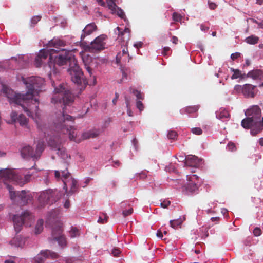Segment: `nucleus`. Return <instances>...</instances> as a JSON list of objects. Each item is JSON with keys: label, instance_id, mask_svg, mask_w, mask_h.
Here are the masks:
<instances>
[{"label": "nucleus", "instance_id": "dca6fc26", "mask_svg": "<svg viewBox=\"0 0 263 263\" xmlns=\"http://www.w3.org/2000/svg\"><path fill=\"white\" fill-rule=\"evenodd\" d=\"M263 125V117L261 120V122H257L256 121H254L253 119H251L248 116L243 119L241 121V126L246 129H250L252 128L255 125L261 124Z\"/></svg>", "mask_w": 263, "mask_h": 263}, {"label": "nucleus", "instance_id": "39448f33", "mask_svg": "<svg viewBox=\"0 0 263 263\" xmlns=\"http://www.w3.org/2000/svg\"><path fill=\"white\" fill-rule=\"evenodd\" d=\"M73 101L74 96L64 84H60L55 88L54 94L51 99L52 103H62L66 106L71 105Z\"/></svg>", "mask_w": 263, "mask_h": 263}, {"label": "nucleus", "instance_id": "a878e982", "mask_svg": "<svg viewBox=\"0 0 263 263\" xmlns=\"http://www.w3.org/2000/svg\"><path fill=\"white\" fill-rule=\"evenodd\" d=\"M199 109L198 106H188L184 109H181L180 112L181 114H191L196 112Z\"/></svg>", "mask_w": 263, "mask_h": 263}, {"label": "nucleus", "instance_id": "1a4fd4ad", "mask_svg": "<svg viewBox=\"0 0 263 263\" xmlns=\"http://www.w3.org/2000/svg\"><path fill=\"white\" fill-rule=\"evenodd\" d=\"M45 148L44 143L40 142L37 143L35 151L30 146H25L21 150V154L23 158L28 159L32 158L33 160H38Z\"/></svg>", "mask_w": 263, "mask_h": 263}, {"label": "nucleus", "instance_id": "f257e3e1", "mask_svg": "<svg viewBox=\"0 0 263 263\" xmlns=\"http://www.w3.org/2000/svg\"><path fill=\"white\" fill-rule=\"evenodd\" d=\"M25 84L27 91L25 94H20L12 89L6 90V94L10 103H14L21 105L29 117H32L39 128L42 129L40 124L41 115L39 111V107L35 105L34 108L32 105L39 103L36 98H33L35 93H38L41 90L44 80L38 77H31L25 79L22 78Z\"/></svg>", "mask_w": 263, "mask_h": 263}, {"label": "nucleus", "instance_id": "6ab92c4d", "mask_svg": "<svg viewBox=\"0 0 263 263\" xmlns=\"http://www.w3.org/2000/svg\"><path fill=\"white\" fill-rule=\"evenodd\" d=\"M97 29V26L93 23H90L86 26L83 30V33L81 36V41H83L86 35L91 34Z\"/></svg>", "mask_w": 263, "mask_h": 263}, {"label": "nucleus", "instance_id": "5701e85b", "mask_svg": "<svg viewBox=\"0 0 263 263\" xmlns=\"http://www.w3.org/2000/svg\"><path fill=\"white\" fill-rule=\"evenodd\" d=\"M185 189L187 193H193L198 189V186L196 182H189L185 186Z\"/></svg>", "mask_w": 263, "mask_h": 263}, {"label": "nucleus", "instance_id": "4c0bfd02", "mask_svg": "<svg viewBox=\"0 0 263 263\" xmlns=\"http://www.w3.org/2000/svg\"><path fill=\"white\" fill-rule=\"evenodd\" d=\"M186 177L189 182H195V180H197L198 179V177L197 175H192L191 176L187 175Z\"/></svg>", "mask_w": 263, "mask_h": 263}, {"label": "nucleus", "instance_id": "49530a36", "mask_svg": "<svg viewBox=\"0 0 263 263\" xmlns=\"http://www.w3.org/2000/svg\"><path fill=\"white\" fill-rule=\"evenodd\" d=\"M136 106L140 111L143 110L144 106L141 101L139 100L137 101L136 102Z\"/></svg>", "mask_w": 263, "mask_h": 263}, {"label": "nucleus", "instance_id": "c756f323", "mask_svg": "<svg viewBox=\"0 0 263 263\" xmlns=\"http://www.w3.org/2000/svg\"><path fill=\"white\" fill-rule=\"evenodd\" d=\"M99 135L98 131H90L83 134V137L85 139L95 138Z\"/></svg>", "mask_w": 263, "mask_h": 263}, {"label": "nucleus", "instance_id": "393cba45", "mask_svg": "<svg viewBox=\"0 0 263 263\" xmlns=\"http://www.w3.org/2000/svg\"><path fill=\"white\" fill-rule=\"evenodd\" d=\"M122 57H129L128 61L131 59L128 52L127 48H124L122 51V53H119L116 56V62L119 63L121 62Z\"/></svg>", "mask_w": 263, "mask_h": 263}, {"label": "nucleus", "instance_id": "9d476101", "mask_svg": "<svg viewBox=\"0 0 263 263\" xmlns=\"http://www.w3.org/2000/svg\"><path fill=\"white\" fill-rule=\"evenodd\" d=\"M63 165L65 170L61 171H62V176L63 178L64 188H67L68 186H69L70 187V192L73 193L77 190V181L73 178H70V174L68 172V163L67 162H64ZM66 190H67V189Z\"/></svg>", "mask_w": 263, "mask_h": 263}, {"label": "nucleus", "instance_id": "f704fd0d", "mask_svg": "<svg viewBox=\"0 0 263 263\" xmlns=\"http://www.w3.org/2000/svg\"><path fill=\"white\" fill-rule=\"evenodd\" d=\"M178 134L176 131L170 130L167 134V137L170 139L175 140L177 137Z\"/></svg>", "mask_w": 263, "mask_h": 263}, {"label": "nucleus", "instance_id": "4be33fe9", "mask_svg": "<svg viewBox=\"0 0 263 263\" xmlns=\"http://www.w3.org/2000/svg\"><path fill=\"white\" fill-rule=\"evenodd\" d=\"M11 245L16 247H22L24 245V240L20 237L17 236L12 239L10 242Z\"/></svg>", "mask_w": 263, "mask_h": 263}, {"label": "nucleus", "instance_id": "79ce46f5", "mask_svg": "<svg viewBox=\"0 0 263 263\" xmlns=\"http://www.w3.org/2000/svg\"><path fill=\"white\" fill-rule=\"evenodd\" d=\"M191 130L193 134L197 135H201L202 133V129L199 127L193 128Z\"/></svg>", "mask_w": 263, "mask_h": 263}, {"label": "nucleus", "instance_id": "58836bf2", "mask_svg": "<svg viewBox=\"0 0 263 263\" xmlns=\"http://www.w3.org/2000/svg\"><path fill=\"white\" fill-rule=\"evenodd\" d=\"M227 146H228V148L229 150L231 151V152H235L237 149L236 147L235 144L234 143H233V142H230L228 144Z\"/></svg>", "mask_w": 263, "mask_h": 263}, {"label": "nucleus", "instance_id": "bf43d9fd", "mask_svg": "<svg viewBox=\"0 0 263 263\" xmlns=\"http://www.w3.org/2000/svg\"><path fill=\"white\" fill-rule=\"evenodd\" d=\"M85 68L87 72L89 73V75L91 76L92 74V69L91 68V67L85 65Z\"/></svg>", "mask_w": 263, "mask_h": 263}, {"label": "nucleus", "instance_id": "2f4dec72", "mask_svg": "<svg viewBox=\"0 0 263 263\" xmlns=\"http://www.w3.org/2000/svg\"><path fill=\"white\" fill-rule=\"evenodd\" d=\"M230 117V114L229 112L226 110H222L220 111L219 114L218 115V118L222 119L223 118H228Z\"/></svg>", "mask_w": 263, "mask_h": 263}, {"label": "nucleus", "instance_id": "c85d7f7f", "mask_svg": "<svg viewBox=\"0 0 263 263\" xmlns=\"http://www.w3.org/2000/svg\"><path fill=\"white\" fill-rule=\"evenodd\" d=\"M258 40L259 38L254 35H251L245 39L246 42L250 44H255L258 43Z\"/></svg>", "mask_w": 263, "mask_h": 263}, {"label": "nucleus", "instance_id": "603ef678", "mask_svg": "<svg viewBox=\"0 0 263 263\" xmlns=\"http://www.w3.org/2000/svg\"><path fill=\"white\" fill-rule=\"evenodd\" d=\"M121 253L120 250L118 248H114L112 250V254L114 256H118V255Z\"/></svg>", "mask_w": 263, "mask_h": 263}, {"label": "nucleus", "instance_id": "a18cd8bd", "mask_svg": "<svg viewBox=\"0 0 263 263\" xmlns=\"http://www.w3.org/2000/svg\"><path fill=\"white\" fill-rule=\"evenodd\" d=\"M253 234L255 236H259L261 234V230L259 228L256 227L253 230Z\"/></svg>", "mask_w": 263, "mask_h": 263}, {"label": "nucleus", "instance_id": "e433bc0d", "mask_svg": "<svg viewBox=\"0 0 263 263\" xmlns=\"http://www.w3.org/2000/svg\"><path fill=\"white\" fill-rule=\"evenodd\" d=\"M173 20L175 22H180L181 21L182 17L180 14L174 12L172 15Z\"/></svg>", "mask_w": 263, "mask_h": 263}, {"label": "nucleus", "instance_id": "4d7b16f0", "mask_svg": "<svg viewBox=\"0 0 263 263\" xmlns=\"http://www.w3.org/2000/svg\"><path fill=\"white\" fill-rule=\"evenodd\" d=\"M254 22H255L256 24L258 25V28L263 29V20L260 22H259L255 20L254 21Z\"/></svg>", "mask_w": 263, "mask_h": 263}, {"label": "nucleus", "instance_id": "de8ad7c7", "mask_svg": "<svg viewBox=\"0 0 263 263\" xmlns=\"http://www.w3.org/2000/svg\"><path fill=\"white\" fill-rule=\"evenodd\" d=\"M171 204V202L168 200H164L161 203V206L163 208H166L170 205Z\"/></svg>", "mask_w": 263, "mask_h": 263}, {"label": "nucleus", "instance_id": "aec40b11", "mask_svg": "<svg viewBox=\"0 0 263 263\" xmlns=\"http://www.w3.org/2000/svg\"><path fill=\"white\" fill-rule=\"evenodd\" d=\"M65 45V42L58 39H53L49 41L48 43L49 47H54L57 49H59L60 47H64Z\"/></svg>", "mask_w": 263, "mask_h": 263}, {"label": "nucleus", "instance_id": "72a5a7b5", "mask_svg": "<svg viewBox=\"0 0 263 263\" xmlns=\"http://www.w3.org/2000/svg\"><path fill=\"white\" fill-rule=\"evenodd\" d=\"M232 71L234 72L232 76V79H237L241 77V71L238 69H234L231 68Z\"/></svg>", "mask_w": 263, "mask_h": 263}, {"label": "nucleus", "instance_id": "f3484780", "mask_svg": "<svg viewBox=\"0 0 263 263\" xmlns=\"http://www.w3.org/2000/svg\"><path fill=\"white\" fill-rule=\"evenodd\" d=\"M116 29L118 30V37L120 40L125 42L128 41L130 37V30L128 28H125L124 29H122L119 27H117Z\"/></svg>", "mask_w": 263, "mask_h": 263}, {"label": "nucleus", "instance_id": "9b49d317", "mask_svg": "<svg viewBox=\"0 0 263 263\" xmlns=\"http://www.w3.org/2000/svg\"><path fill=\"white\" fill-rule=\"evenodd\" d=\"M106 37V36L103 34L97 37L88 46L89 50L93 52L104 49Z\"/></svg>", "mask_w": 263, "mask_h": 263}, {"label": "nucleus", "instance_id": "3c124183", "mask_svg": "<svg viewBox=\"0 0 263 263\" xmlns=\"http://www.w3.org/2000/svg\"><path fill=\"white\" fill-rule=\"evenodd\" d=\"M41 20V16H35L33 17L31 19V22L32 24H36L40 20Z\"/></svg>", "mask_w": 263, "mask_h": 263}, {"label": "nucleus", "instance_id": "ea45409f", "mask_svg": "<svg viewBox=\"0 0 263 263\" xmlns=\"http://www.w3.org/2000/svg\"><path fill=\"white\" fill-rule=\"evenodd\" d=\"M10 117L13 122H15L18 120V117L16 111H12L10 114Z\"/></svg>", "mask_w": 263, "mask_h": 263}, {"label": "nucleus", "instance_id": "20e7f679", "mask_svg": "<svg viewBox=\"0 0 263 263\" xmlns=\"http://www.w3.org/2000/svg\"><path fill=\"white\" fill-rule=\"evenodd\" d=\"M31 178V175L30 174H27L22 176L11 169L0 170V180L3 181L5 184H8V182H13L22 186L30 182Z\"/></svg>", "mask_w": 263, "mask_h": 263}, {"label": "nucleus", "instance_id": "f8f14e48", "mask_svg": "<svg viewBox=\"0 0 263 263\" xmlns=\"http://www.w3.org/2000/svg\"><path fill=\"white\" fill-rule=\"evenodd\" d=\"M59 257V255L52 251L46 250L42 251L33 259L34 263H43L47 258L55 259Z\"/></svg>", "mask_w": 263, "mask_h": 263}, {"label": "nucleus", "instance_id": "864d4df0", "mask_svg": "<svg viewBox=\"0 0 263 263\" xmlns=\"http://www.w3.org/2000/svg\"><path fill=\"white\" fill-rule=\"evenodd\" d=\"M240 56V53L239 52H235L234 53H232L231 55V58L233 60H235L238 58Z\"/></svg>", "mask_w": 263, "mask_h": 263}, {"label": "nucleus", "instance_id": "412c9836", "mask_svg": "<svg viewBox=\"0 0 263 263\" xmlns=\"http://www.w3.org/2000/svg\"><path fill=\"white\" fill-rule=\"evenodd\" d=\"M262 71L261 70H253L250 71L248 73V77L253 78V79H261L262 75Z\"/></svg>", "mask_w": 263, "mask_h": 263}, {"label": "nucleus", "instance_id": "a19ab883", "mask_svg": "<svg viewBox=\"0 0 263 263\" xmlns=\"http://www.w3.org/2000/svg\"><path fill=\"white\" fill-rule=\"evenodd\" d=\"M125 102L127 108V112L129 116H133V112L129 108V101L126 98Z\"/></svg>", "mask_w": 263, "mask_h": 263}, {"label": "nucleus", "instance_id": "c03bdc74", "mask_svg": "<svg viewBox=\"0 0 263 263\" xmlns=\"http://www.w3.org/2000/svg\"><path fill=\"white\" fill-rule=\"evenodd\" d=\"M117 14L121 18H124L125 16L124 11L119 8H117Z\"/></svg>", "mask_w": 263, "mask_h": 263}, {"label": "nucleus", "instance_id": "0eeeda50", "mask_svg": "<svg viewBox=\"0 0 263 263\" xmlns=\"http://www.w3.org/2000/svg\"><path fill=\"white\" fill-rule=\"evenodd\" d=\"M14 228L16 233H18L23 224L31 226L34 221V216L28 211H24L20 216L14 215L13 217Z\"/></svg>", "mask_w": 263, "mask_h": 263}, {"label": "nucleus", "instance_id": "a211bd4d", "mask_svg": "<svg viewBox=\"0 0 263 263\" xmlns=\"http://www.w3.org/2000/svg\"><path fill=\"white\" fill-rule=\"evenodd\" d=\"M201 160L195 155H189L185 158V165L197 167L200 164Z\"/></svg>", "mask_w": 263, "mask_h": 263}, {"label": "nucleus", "instance_id": "13d9d810", "mask_svg": "<svg viewBox=\"0 0 263 263\" xmlns=\"http://www.w3.org/2000/svg\"><path fill=\"white\" fill-rule=\"evenodd\" d=\"M119 95L118 93H115V98L112 100V103L114 105L116 104V102L119 98Z\"/></svg>", "mask_w": 263, "mask_h": 263}, {"label": "nucleus", "instance_id": "ddd939ff", "mask_svg": "<svg viewBox=\"0 0 263 263\" xmlns=\"http://www.w3.org/2000/svg\"><path fill=\"white\" fill-rule=\"evenodd\" d=\"M62 227L61 226L53 228L52 237L53 240L57 241L59 245L63 248L66 246V240L65 237L62 235Z\"/></svg>", "mask_w": 263, "mask_h": 263}, {"label": "nucleus", "instance_id": "f03ea898", "mask_svg": "<svg viewBox=\"0 0 263 263\" xmlns=\"http://www.w3.org/2000/svg\"><path fill=\"white\" fill-rule=\"evenodd\" d=\"M54 53H57V55L54 58V66L55 65L62 66L69 63V67L68 69V72L71 76V81L78 85L81 84L83 73L78 64L77 60L71 51L64 49L60 50L54 49H43L40 51L35 58V65L36 67H41L43 61L45 60L49 55L50 61L48 62V64L51 67L52 63L51 60L53 59L52 54Z\"/></svg>", "mask_w": 263, "mask_h": 263}, {"label": "nucleus", "instance_id": "69168bd1", "mask_svg": "<svg viewBox=\"0 0 263 263\" xmlns=\"http://www.w3.org/2000/svg\"><path fill=\"white\" fill-rule=\"evenodd\" d=\"M102 216H103V222L104 223H106L107 221V219H108V217L107 216V215L106 214H102Z\"/></svg>", "mask_w": 263, "mask_h": 263}, {"label": "nucleus", "instance_id": "37998d69", "mask_svg": "<svg viewBox=\"0 0 263 263\" xmlns=\"http://www.w3.org/2000/svg\"><path fill=\"white\" fill-rule=\"evenodd\" d=\"M133 212V209L132 208H130L128 210H124L122 212V214L123 215L124 217H126L128 215H131Z\"/></svg>", "mask_w": 263, "mask_h": 263}, {"label": "nucleus", "instance_id": "4468645a", "mask_svg": "<svg viewBox=\"0 0 263 263\" xmlns=\"http://www.w3.org/2000/svg\"><path fill=\"white\" fill-rule=\"evenodd\" d=\"M255 86L250 84H246L243 86L237 85L235 89L237 91H241L243 95L246 98H253L255 96Z\"/></svg>", "mask_w": 263, "mask_h": 263}, {"label": "nucleus", "instance_id": "6e6552de", "mask_svg": "<svg viewBox=\"0 0 263 263\" xmlns=\"http://www.w3.org/2000/svg\"><path fill=\"white\" fill-rule=\"evenodd\" d=\"M61 196V193L57 190H47L41 193L38 200L41 206L46 204H52L58 200Z\"/></svg>", "mask_w": 263, "mask_h": 263}, {"label": "nucleus", "instance_id": "b1692460", "mask_svg": "<svg viewBox=\"0 0 263 263\" xmlns=\"http://www.w3.org/2000/svg\"><path fill=\"white\" fill-rule=\"evenodd\" d=\"M17 121L20 123V125L25 128H29L28 126V119L23 114H21L18 116Z\"/></svg>", "mask_w": 263, "mask_h": 263}, {"label": "nucleus", "instance_id": "423d86ee", "mask_svg": "<svg viewBox=\"0 0 263 263\" xmlns=\"http://www.w3.org/2000/svg\"><path fill=\"white\" fill-rule=\"evenodd\" d=\"M7 189L9 190L11 199L17 204L20 206H24L32 201V197L27 193L25 190L21 191H13L11 185L5 184Z\"/></svg>", "mask_w": 263, "mask_h": 263}, {"label": "nucleus", "instance_id": "c9c22d12", "mask_svg": "<svg viewBox=\"0 0 263 263\" xmlns=\"http://www.w3.org/2000/svg\"><path fill=\"white\" fill-rule=\"evenodd\" d=\"M130 92L132 93H133V94H134L136 96L137 99H138V100H143V97L142 96L141 92L140 91H138L137 90L134 89H131Z\"/></svg>", "mask_w": 263, "mask_h": 263}, {"label": "nucleus", "instance_id": "2eb2a0df", "mask_svg": "<svg viewBox=\"0 0 263 263\" xmlns=\"http://www.w3.org/2000/svg\"><path fill=\"white\" fill-rule=\"evenodd\" d=\"M245 115L257 122H261L260 120L261 110L258 106H253L247 109L245 112Z\"/></svg>", "mask_w": 263, "mask_h": 263}, {"label": "nucleus", "instance_id": "7ed1b4c3", "mask_svg": "<svg viewBox=\"0 0 263 263\" xmlns=\"http://www.w3.org/2000/svg\"><path fill=\"white\" fill-rule=\"evenodd\" d=\"M73 117L63 113L59 114L54 121L55 130L60 135L51 137L48 141V144L52 150L57 151V154L63 160L68 158L65 148L61 146V142L64 137L61 135H68L70 140H74L77 134L76 129L72 125L68 124V122L74 123Z\"/></svg>", "mask_w": 263, "mask_h": 263}, {"label": "nucleus", "instance_id": "680f3d73", "mask_svg": "<svg viewBox=\"0 0 263 263\" xmlns=\"http://www.w3.org/2000/svg\"><path fill=\"white\" fill-rule=\"evenodd\" d=\"M172 41L173 43L177 44L178 41V39L176 36H173L172 38Z\"/></svg>", "mask_w": 263, "mask_h": 263}, {"label": "nucleus", "instance_id": "e2e57ef3", "mask_svg": "<svg viewBox=\"0 0 263 263\" xmlns=\"http://www.w3.org/2000/svg\"><path fill=\"white\" fill-rule=\"evenodd\" d=\"M170 50V48L168 47H165L163 49V54L164 55H166L167 54V52L168 51H169Z\"/></svg>", "mask_w": 263, "mask_h": 263}, {"label": "nucleus", "instance_id": "052dcab7", "mask_svg": "<svg viewBox=\"0 0 263 263\" xmlns=\"http://www.w3.org/2000/svg\"><path fill=\"white\" fill-rule=\"evenodd\" d=\"M64 206L66 209H68L70 207V201L69 200H66L64 204Z\"/></svg>", "mask_w": 263, "mask_h": 263}, {"label": "nucleus", "instance_id": "cd10ccee", "mask_svg": "<svg viewBox=\"0 0 263 263\" xmlns=\"http://www.w3.org/2000/svg\"><path fill=\"white\" fill-rule=\"evenodd\" d=\"M254 128L251 129L250 132L253 136H255L261 132V130L262 129L263 125H262V124L255 125L254 126Z\"/></svg>", "mask_w": 263, "mask_h": 263}, {"label": "nucleus", "instance_id": "774afa93", "mask_svg": "<svg viewBox=\"0 0 263 263\" xmlns=\"http://www.w3.org/2000/svg\"><path fill=\"white\" fill-rule=\"evenodd\" d=\"M142 42H138L136 44H134V46L136 47L137 48H140L142 46Z\"/></svg>", "mask_w": 263, "mask_h": 263}, {"label": "nucleus", "instance_id": "338daca9", "mask_svg": "<svg viewBox=\"0 0 263 263\" xmlns=\"http://www.w3.org/2000/svg\"><path fill=\"white\" fill-rule=\"evenodd\" d=\"M157 236L158 237L162 238L163 237V234L161 231L159 230L157 231Z\"/></svg>", "mask_w": 263, "mask_h": 263}, {"label": "nucleus", "instance_id": "0e129e2a", "mask_svg": "<svg viewBox=\"0 0 263 263\" xmlns=\"http://www.w3.org/2000/svg\"><path fill=\"white\" fill-rule=\"evenodd\" d=\"M66 263H73V259L72 258H67L65 259Z\"/></svg>", "mask_w": 263, "mask_h": 263}, {"label": "nucleus", "instance_id": "8fccbe9b", "mask_svg": "<svg viewBox=\"0 0 263 263\" xmlns=\"http://www.w3.org/2000/svg\"><path fill=\"white\" fill-rule=\"evenodd\" d=\"M208 5L209 8L212 10H214L217 7V5L215 3L212 2L210 1H208Z\"/></svg>", "mask_w": 263, "mask_h": 263}, {"label": "nucleus", "instance_id": "5fc2aeb1", "mask_svg": "<svg viewBox=\"0 0 263 263\" xmlns=\"http://www.w3.org/2000/svg\"><path fill=\"white\" fill-rule=\"evenodd\" d=\"M65 161H64L62 163V165H63V167L65 169V168L64 167V165H63V163ZM61 170H62V169H61L60 171H55L54 172V175H55V177L57 178V179H59L60 178V172H62V171Z\"/></svg>", "mask_w": 263, "mask_h": 263}, {"label": "nucleus", "instance_id": "6e6d98bb", "mask_svg": "<svg viewBox=\"0 0 263 263\" xmlns=\"http://www.w3.org/2000/svg\"><path fill=\"white\" fill-rule=\"evenodd\" d=\"M200 29L203 31H206L209 29V27L204 24L200 25Z\"/></svg>", "mask_w": 263, "mask_h": 263}, {"label": "nucleus", "instance_id": "7c9ffc66", "mask_svg": "<svg viewBox=\"0 0 263 263\" xmlns=\"http://www.w3.org/2000/svg\"><path fill=\"white\" fill-rule=\"evenodd\" d=\"M182 221L180 219L171 220L170 222L171 226L174 229H176L178 227H180V226L182 224Z\"/></svg>", "mask_w": 263, "mask_h": 263}, {"label": "nucleus", "instance_id": "bb28decb", "mask_svg": "<svg viewBox=\"0 0 263 263\" xmlns=\"http://www.w3.org/2000/svg\"><path fill=\"white\" fill-rule=\"evenodd\" d=\"M43 224L44 221L43 219H40L37 220L35 228V233L36 234H40L42 232L43 230Z\"/></svg>", "mask_w": 263, "mask_h": 263}, {"label": "nucleus", "instance_id": "473e14b6", "mask_svg": "<svg viewBox=\"0 0 263 263\" xmlns=\"http://www.w3.org/2000/svg\"><path fill=\"white\" fill-rule=\"evenodd\" d=\"M106 3L109 9L111 11L116 10L117 5L113 0H106Z\"/></svg>", "mask_w": 263, "mask_h": 263}, {"label": "nucleus", "instance_id": "09e8293b", "mask_svg": "<svg viewBox=\"0 0 263 263\" xmlns=\"http://www.w3.org/2000/svg\"><path fill=\"white\" fill-rule=\"evenodd\" d=\"M70 232L71 237H76L78 233V230L76 228H72Z\"/></svg>", "mask_w": 263, "mask_h": 263}]
</instances>
